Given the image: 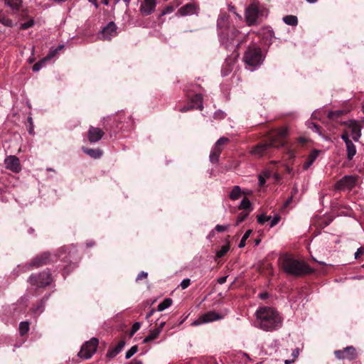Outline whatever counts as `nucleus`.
Segmentation results:
<instances>
[{
	"label": "nucleus",
	"mask_w": 364,
	"mask_h": 364,
	"mask_svg": "<svg viewBox=\"0 0 364 364\" xmlns=\"http://www.w3.org/2000/svg\"><path fill=\"white\" fill-rule=\"evenodd\" d=\"M257 222L259 224L263 225L266 222L269 221L271 220V216H268L264 214H261V215H257Z\"/></svg>",
	"instance_id": "40"
},
{
	"label": "nucleus",
	"mask_w": 364,
	"mask_h": 364,
	"mask_svg": "<svg viewBox=\"0 0 364 364\" xmlns=\"http://www.w3.org/2000/svg\"><path fill=\"white\" fill-rule=\"evenodd\" d=\"M244 61L251 71H254L263 62L261 49L256 46H250L245 52Z\"/></svg>",
	"instance_id": "5"
},
{
	"label": "nucleus",
	"mask_w": 364,
	"mask_h": 364,
	"mask_svg": "<svg viewBox=\"0 0 364 364\" xmlns=\"http://www.w3.org/2000/svg\"><path fill=\"white\" fill-rule=\"evenodd\" d=\"M4 163L6 169L15 173H18L22 170L19 159L14 155H9L6 156Z\"/></svg>",
	"instance_id": "9"
},
{
	"label": "nucleus",
	"mask_w": 364,
	"mask_h": 364,
	"mask_svg": "<svg viewBox=\"0 0 364 364\" xmlns=\"http://www.w3.org/2000/svg\"><path fill=\"white\" fill-rule=\"evenodd\" d=\"M166 324V322L165 321H161L159 324V326L156 328H160V333L161 332V330L163 328V327L165 326Z\"/></svg>",
	"instance_id": "63"
},
{
	"label": "nucleus",
	"mask_w": 364,
	"mask_h": 364,
	"mask_svg": "<svg viewBox=\"0 0 364 364\" xmlns=\"http://www.w3.org/2000/svg\"><path fill=\"white\" fill-rule=\"evenodd\" d=\"M234 63L232 59H226L224 65H223L221 73L223 76L229 75L232 70Z\"/></svg>",
	"instance_id": "26"
},
{
	"label": "nucleus",
	"mask_w": 364,
	"mask_h": 364,
	"mask_svg": "<svg viewBox=\"0 0 364 364\" xmlns=\"http://www.w3.org/2000/svg\"><path fill=\"white\" fill-rule=\"evenodd\" d=\"M147 276H148V273H147V272H146L142 271V272H141L137 275V277H136V281L137 282V281L141 280V279H146V278L147 277Z\"/></svg>",
	"instance_id": "51"
},
{
	"label": "nucleus",
	"mask_w": 364,
	"mask_h": 364,
	"mask_svg": "<svg viewBox=\"0 0 364 364\" xmlns=\"http://www.w3.org/2000/svg\"><path fill=\"white\" fill-rule=\"evenodd\" d=\"M198 11L199 6L198 4L195 3H189L181 7L177 12V15L181 16H191L194 14L198 15Z\"/></svg>",
	"instance_id": "14"
},
{
	"label": "nucleus",
	"mask_w": 364,
	"mask_h": 364,
	"mask_svg": "<svg viewBox=\"0 0 364 364\" xmlns=\"http://www.w3.org/2000/svg\"><path fill=\"white\" fill-rule=\"evenodd\" d=\"M225 113L220 110H218L215 112V118L216 119H223L225 117Z\"/></svg>",
	"instance_id": "54"
},
{
	"label": "nucleus",
	"mask_w": 364,
	"mask_h": 364,
	"mask_svg": "<svg viewBox=\"0 0 364 364\" xmlns=\"http://www.w3.org/2000/svg\"><path fill=\"white\" fill-rule=\"evenodd\" d=\"M341 138L342 140L344 141L345 144H346V141H351V140L349 139L348 134L347 133H344L341 136Z\"/></svg>",
	"instance_id": "56"
},
{
	"label": "nucleus",
	"mask_w": 364,
	"mask_h": 364,
	"mask_svg": "<svg viewBox=\"0 0 364 364\" xmlns=\"http://www.w3.org/2000/svg\"><path fill=\"white\" fill-rule=\"evenodd\" d=\"M172 304V300L169 298L165 299L161 303H160L157 306V310L159 311H163L167 308H168Z\"/></svg>",
	"instance_id": "32"
},
{
	"label": "nucleus",
	"mask_w": 364,
	"mask_h": 364,
	"mask_svg": "<svg viewBox=\"0 0 364 364\" xmlns=\"http://www.w3.org/2000/svg\"><path fill=\"white\" fill-rule=\"evenodd\" d=\"M82 151L93 159H100L102 155V151L99 149H89L83 147Z\"/></svg>",
	"instance_id": "25"
},
{
	"label": "nucleus",
	"mask_w": 364,
	"mask_h": 364,
	"mask_svg": "<svg viewBox=\"0 0 364 364\" xmlns=\"http://www.w3.org/2000/svg\"><path fill=\"white\" fill-rule=\"evenodd\" d=\"M239 209L249 212L250 213L252 211V203L250 200L247 198H244L240 203Z\"/></svg>",
	"instance_id": "27"
},
{
	"label": "nucleus",
	"mask_w": 364,
	"mask_h": 364,
	"mask_svg": "<svg viewBox=\"0 0 364 364\" xmlns=\"http://www.w3.org/2000/svg\"><path fill=\"white\" fill-rule=\"evenodd\" d=\"M230 250V245L228 242L227 244L223 245L219 250L216 252L217 257L220 258L223 257Z\"/></svg>",
	"instance_id": "35"
},
{
	"label": "nucleus",
	"mask_w": 364,
	"mask_h": 364,
	"mask_svg": "<svg viewBox=\"0 0 364 364\" xmlns=\"http://www.w3.org/2000/svg\"><path fill=\"white\" fill-rule=\"evenodd\" d=\"M141 327V323L139 322H135L132 326L131 329V336H133Z\"/></svg>",
	"instance_id": "44"
},
{
	"label": "nucleus",
	"mask_w": 364,
	"mask_h": 364,
	"mask_svg": "<svg viewBox=\"0 0 364 364\" xmlns=\"http://www.w3.org/2000/svg\"><path fill=\"white\" fill-rule=\"evenodd\" d=\"M174 11V8L173 6H167L164 10L163 11L161 12V16H164V15H166V14H169L171 13H172L173 11Z\"/></svg>",
	"instance_id": "45"
},
{
	"label": "nucleus",
	"mask_w": 364,
	"mask_h": 364,
	"mask_svg": "<svg viewBox=\"0 0 364 364\" xmlns=\"http://www.w3.org/2000/svg\"><path fill=\"white\" fill-rule=\"evenodd\" d=\"M309 128L311 129L314 132H316L320 134L319 126L315 123L311 122L309 124Z\"/></svg>",
	"instance_id": "50"
},
{
	"label": "nucleus",
	"mask_w": 364,
	"mask_h": 364,
	"mask_svg": "<svg viewBox=\"0 0 364 364\" xmlns=\"http://www.w3.org/2000/svg\"><path fill=\"white\" fill-rule=\"evenodd\" d=\"M228 141V139L226 137H221L220 138L215 144L217 146H220L222 144H224L225 143Z\"/></svg>",
	"instance_id": "52"
},
{
	"label": "nucleus",
	"mask_w": 364,
	"mask_h": 364,
	"mask_svg": "<svg viewBox=\"0 0 364 364\" xmlns=\"http://www.w3.org/2000/svg\"><path fill=\"white\" fill-rule=\"evenodd\" d=\"M335 355L338 359L353 360L357 357L355 348L353 346H348L343 350L335 351Z\"/></svg>",
	"instance_id": "13"
},
{
	"label": "nucleus",
	"mask_w": 364,
	"mask_h": 364,
	"mask_svg": "<svg viewBox=\"0 0 364 364\" xmlns=\"http://www.w3.org/2000/svg\"><path fill=\"white\" fill-rule=\"evenodd\" d=\"M298 355H299V349L296 348L292 352V356L294 357V358H296L298 357Z\"/></svg>",
	"instance_id": "61"
},
{
	"label": "nucleus",
	"mask_w": 364,
	"mask_h": 364,
	"mask_svg": "<svg viewBox=\"0 0 364 364\" xmlns=\"http://www.w3.org/2000/svg\"><path fill=\"white\" fill-rule=\"evenodd\" d=\"M259 298H261L262 299H265L268 297V294L267 293H261L259 294Z\"/></svg>",
	"instance_id": "64"
},
{
	"label": "nucleus",
	"mask_w": 364,
	"mask_h": 364,
	"mask_svg": "<svg viewBox=\"0 0 364 364\" xmlns=\"http://www.w3.org/2000/svg\"><path fill=\"white\" fill-rule=\"evenodd\" d=\"M160 334V328H154L150 333L144 338L143 343H146L152 340L156 339Z\"/></svg>",
	"instance_id": "28"
},
{
	"label": "nucleus",
	"mask_w": 364,
	"mask_h": 364,
	"mask_svg": "<svg viewBox=\"0 0 364 364\" xmlns=\"http://www.w3.org/2000/svg\"><path fill=\"white\" fill-rule=\"evenodd\" d=\"M104 135L102 129L97 127H90L88 131V139L91 143L100 141Z\"/></svg>",
	"instance_id": "18"
},
{
	"label": "nucleus",
	"mask_w": 364,
	"mask_h": 364,
	"mask_svg": "<svg viewBox=\"0 0 364 364\" xmlns=\"http://www.w3.org/2000/svg\"><path fill=\"white\" fill-rule=\"evenodd\" d=\"M227 278H228V276L221 277L218 279V282L220 284H224L226 282Z\"/></svg>",
	"instance_id": "57"
},
{
	"label": "nucleus",
	"mask_w": 364,
	"mask_h": 364,
	"mask_svg": "<svg viewBox=\"0 0 364 364\" xmlns=\"http://www.w3.org/2000/svg\"><path fill=\"white\" fill-rule=\"evenodd\" d=\"M191 107H193L194 109H198L200 110H202L203 108V97H202L201 95H199V94L194 95L191 98Z\"/></svg>",
	"instance_id": "22"
},
{
	"label": "nucleus",
	"mask_w": 364,
	"mask_h": 364,
	"mask_svg": "<svg viewBox=\"0 0 364 364\" xmlns=\"http://www.w3.org/2000/svg\"><path fill=\"white\" fill-rule=\"evenodd\" d=\"M319 153H320V151L315 149L309 154V155L307 157L306 161L304 162V164L303 165L304 169L307 170L313 164V163L315 161V160L318 156Z\"/></svg>",
	"instance_id": "20"
},
{
	"label": "nucleus",
	"mask_w": 364,
	"mask_h": 364,
	"mask_svg": "<svg viewBox=\"0 0 364 364\" xmlns=\"http://www.w3.org/2000/svg\"><path fill=\"white\" fill-rule=\"evenodd\" d=\"M259 15V7L257 3L250 4L245 11V18L249 25L255 23Z\"/></svg>",
	"instance_id": "12"
},
{
	"label": "nucleus",
	"mask_w": 364,
	"mask_h": 364,
	"mask_svg": "<svg viewBox=\"0 0 364 364\" xmlns=\"http://www.w3.org/2000/svg\"><path fill=\"white\" fill-rule=\"evenodd\" d=\"M47 63V61L43 58L42 60H39L36 63H35L33 66V70L34 72L39 71Z\"/></svg>",
	"instance_id": "37"
},
{
	"label": "nucleus",
	"mask_w": 364,
	"mask_h": 364,
	"mask_svg": "<svg viewBox=\"0 0 364 364\" xmlns=\"http://www.w3.org/2000/svg\"><path fill=\"white\" fill-rule=\"evenodd\" d=\"M281 218L279 215H275L274 218H271L269 227L273 228L279 222Z\"/></svg>",
	"instance_id": "43"
},
{
	"label": "nucleus",
	"mask_w": 364,
	"mask_h": 364,
	"mask_svg": "<svg viewBox=\"0 0 364 364\" xmlns=\"http://www.w3.org/2000/svg\"><path fill=\"white\" fill-rule=\"evenodd\" d=\"M33 24H34V21H33V20L31 19L27 22L21 23L20 26V28L22 30H26V29H28V28L32 27L33 26Z\"/></svg>",
	"instance_id": "42"
},
{
	"label": "nucleus",
	"mask_w": 364,
	"mask_h": 364,
	"mask_svg": "<svg viewBox=\"0 0 364 364\" xmlns=\"http://www.w3.org/2000/svg\"><path fill=\"white\" fill-rule=\"evenodd\" d=\"M190 284H191V280L189 279H184L181 282V287L182 288V289H185L187 287H188Z\"/></svg>",
	"instance_id": "48"
},
{
	"label": "nucleus",
	"mask_w": 364,
	"mask_h": 364,
	"mask_svg": "<svg viewBox=\"0 0 364 364\" xmlns=\"http://www.w3.org/2000/svg\"><path fill=\"white\" fill-rule=\"evenodd\" d=\"M346 146L347 151V159L348 161H351L356 154V147L352 141H346Z\"/></svg>",
	"instance_id": "24"
},
{
	"label": "nucleus",
	"mask_w": 364,
	"mask_h": 364,
	"mask_svg": "<svg viewBox=\"0 0 364 364\" xmlns=\"http://www.w3.org/2000/svg\"><path fill=\"white\" fill-rule=\"evenodd\" d=\"M281 267L287 274L294 277H300L311 272V269L306 263L288 255L281 259Z\"/></svg>",
	"instance_id": "4"
},
{
	"label": "nucleus",
	"mask_w": 364,
	"mask_h": 364,
	"mask_svg": "<svg viewBox=\"0 0 364 364\" xmlns=\"http://www.w3.org/2000/svg\"><path fill=\"white\" fill-rule=\"evenodd\" d=\"M288 135V129L282 128L272 130L269 132L268 140L255 146L251 154L255 157H262L268 153V150L272 147H280L284 145V139Z\"/></svg>",
	"instance_id": "3"
},
{
	"label": "nucleus",
	"mask_w": 364,
	"mask_h": 364,
	"mask_svg": "<svg viewBox=\"0 0 364 364\" xmlns=\"http://www.w3.org/2000/svg\"><path fill=\"white\" fill-rule=\"evenodd\" d=\"M228 141V139L226 137H221L220 138L215 144L217 146H220L222 144H224L225 143Z\"/></svg>",
	"instance_id": "53"
},
{
	"label": "nucleus",
	"mask_w": 364,
	"mask_h": 364,
	"mask_svg": "<svg viewBox=\"0 0 364 364\" xmlns=\"http://www.w3.org/2000/svg\"><path fill=\"white\" fill-rule=\"evenodd\" d=\"M256 326L264 331H274L283 325V317L273 307L261 306L255 311Z\"/></svg>",
	"instance_id": "1"
},
{
	"label": "nucleus",
	"mask_w": 364,
	"mask_h": 364,
	"mask_svg": "<svg viewBox=\"0 0 364 364\" xmlns=\"http://www.w3.org/2000/svg\"><path fill=\"white\" fill-rule=\"evenodd\" d=\"M125 346L124 341H121L119 343L113 348L109 349L107 353V357L109 358H114L119 354Z\"/></svg>",
	"instance_id": "21"
},
{
	"label": "nucleus",
	"mask_w": 364,
	"mask_h": 364,
	"mask_svg": "<svg viewBox=\"0 0 364 364\" xmlns=\"http://www.w3.org/2000/svg\"><path fill=\"white\" fill-rule=\"evenodd\" d=\"M284 22L289 26H296L298 23L297 17L293 15H288L283 18Z\"/></svg>",
	"instance_id": "31"
},
{
	"label": "nucleus",
	"mask_w": 364,
	"mask_h": 364,
	"mask_svg": "<svg viewBox=\"0 0 364 364\" xmlns=\"http://www.w3.org/2000/svg\"><path fill=\"white\" fill-rule=\"evenodd\" d=\"M364 252V250L362 247H360L357 250V251L355 253V258L358 259L360 255H362Z\"/></svg>",
	"instance_id": "55"
},
{
	"label": "nucleus",
	"mask_w": 364,
	"mask_h": 364,
	"mask_svg": "<svg viewBox=\"0 0 364 364\" xmlns=\"http://www.w3.org/2000/svg\"><path fill=\"white\" fill-rule=\"evenodd\" d=\"M6 6H9L14 13L18 12L22 6V0H4Z\"/></svg>",
	"instance_id": "19"
},
{
	"label": "nucleus",
	"mask_w": 364,
	"mask_h": 364,
	"mask_svg": "<svg viewBox=\"0 0 364 364\" xmlns=\"http://www.w3.org/2000/svg\"><path fill=\"white\" fill-rule=\"evenodd\" d=\"M251 233H252L251 230H247L245 232V234L243 235V236H242V239L240 240V242L238 245L239 248H243L245 246V244H246L245 242L248 239V237H250Z\"/></svg>",
	"instance_id": "36"
},
{
	"label": "nucleus",
	"mask_w": 364,
	"mask_h": 364,
	"mask_svg": "<svg viewBox=\"0 0 364 364\" xmlns=\"http://www.w3.org/2000/svg\"><path fill=\"white\" fill-rule=\"evenodd\" d=\"M223 316L214 311H210L203 315H201L197 320H195L191 325L199 326L203 323L220 320Z\"/></svg>",
	"instance_id": "10"
},
{
	"label": "nucleus",
	"mask_w": 364,
	"mask_h": 364,
	"mask_svg": "<svg viewBox=\"0 0 364 364\" xmlns=\"http://www.w3.org/2000/svg\"><path fill=\"white\" fill-rule=\"evenodd\" d=\"M241 196V189L239 186H235L230 193V198L231 200H237Z\"/></svg>",
	"instance_id": "30"
},
{
	"label": "nucleus",
	"mask_w": 364,
	"mask_h": 364,
	"mask_svg": "<svg viewBox=\"0 0 364 364\" xmlns=\"http://www.w3.org/2000/svg\"><path fill=\"white\" fill-rule=\"evenodd\" d=\"M357 181L358 176L346 175L335 184V189L341 191H349L355 186Z\"/></svg>",
	"instance_id": "7"
},
{
	"label": "nucleus",
	"mask_w": 364,
	"mask_h": 364,
	"mask_svg": "<svg viewBox=\"0 0 364 364\" xmlns=\"http://www.w3.org/2000/svg\"><path fill=\"white\" fill-rule=\"evenodd\" d=\"M342 113L343 112L341 110H338L336 112L331 111L328 113V117L330 119H333L335 117H339Z\"/></svg>",
	"instance_id": "46"
},
{
	"label": "nucleus",
	"mask_w": 364,
	"mask_h": 364,
	"mask_svg": "<svg viewBox=\"0 0 364 364\" xmlns=\"http://www.w3.org/2000/svg\"><path fill=\"white\" fill-rule=\"evenodd\" d=\"M267 38H269V43H272V39L274 38V31L272 29H267L265 33Z\"/></svg>",
	"instance_id": "47"
},
{
	"label": "nucleus",
	"mask_w": 364,
	"mask_h": 364,
	"mask_svg": "<svg viewBox=\"0 0 364 364\" xmlns=\"http://www.w3.org/2000/svg\"><path fill=\"white\" fill-rule=\"evenodd\" d=\"M156 6V0H143L139 11L142 16H149L155 11Z\"/></svg>",
	"instance_id": "15"
},
{
	"label": "nucleus",
	"mask_w": 364,
	"mask_h": 364,
	"mask_svg": "<svg viewBox=\"0 0 364 364\" xmlns=\"http://www.w3.org/2000/svg\"><path fill=\"white\" fill-rule=\"evenodd\" d=\"M191 109H193V107H191V105L190 106H184V107H183L182 108H181L180 111L182 112H185L188 111Z\"/></svg>",
	"instance_id": "59"
},
{
	"label": "nucleus",
	"mask_w": 364,
	"mask_h": 364,
	"mask_svg": "<svg viewBox=\"0 0 364 364\" xmlns=\"http://www.w3.org/2000/svg\"><path fill=\"white\" fill-rule=\"evenodd\" d=\"M129 364H143V362L139 359L135 358L132 360Z\"/></svg>",
	"instance_id": "58"
},
{
	"label": "nucleus",
	"mask_w": 364,
	"mask_h": 364,
	"mask_svg": "<svg viewBox=\"0 0 364 364\" xmlns=\"http://www.w3.org/2000/svg\"><path fill=\"white\" fill-rule=\"evenodd\" d=\"M138 350L137 346H132L129 350H128L126 353L125 358L127 359L130 358L132 355H134Z\"/></svg>",
	"instance_id": "41"
},
{
	"label": "nucleus",
	"mask_w": 364,
	"mask_h": 364,
	"mask_svg": "<svg viewBox=\"0 0 364 364\" xmlns=\"http://www.w3.org/2000/svg\"><path fill=\"white\" fill-rule=\"evenodd\" d=\"M48 296L44 297L40 301V303L36 307L33 308V310L35 314H40L41 313L43 312V311L44 310V304L46 301L48 299Z\"/></svg>",
	"instance_id": "33"
},
{
	"label": "nucleus",
	"mask_w": 364,
	"mask_h": 364,
	"mask_svg": "<svg viewBox=\"0 0 364 364\" xmlns=\"http://www.w3.org/2000/svg\"><path fill=\"white\" fill-rule=\"evenodd\" d=\"M0 23L5 26L11 27L13 26V21L11 19L6 16H0Z\"/></svg>",
	"instance_id": "39"
},
{
	"label": "nucleus",
	"mask_w": 364,
	"mask_h": 364,
	"mask_svg": "<svg viewBox=\"0 0 364 364\" xmlns=\"http://www.w3.org/2000/svg\"><path fill=\"white\" fill-rule=\"evenodd\" d=\"M50 255L48 252H44L42 255L35 257L30 265L35 267H39L41 266L47 264L51 259H50Z\"/></svg>",
	"instance_id": "17"
},
{
	"label": "nucleus",
	"mask_w": 364,
	"mask_h": 364,
	"mask_svg": "<svg viewBox=\"0 0 364 364\" xmlns=\"http://www.w3.org/2000/svg\"><path fill=\"white\" fill-rule=\"evenodd\" d=\"M64 48V45H59L58 48L54 49H50L48 53V55L44 57L45 60L48 62L50 60L53 58H54L58 52L60 50H62Z\"/></svg>",
	"instance_id": "29"
},
{
	"label": "nucleus",
	"mask_w": 364,
	"mask_h": 364,
	"mask_svg": "<svg viewBox=\"0 0 364 364\" xmlns=\"http://www.w3.org/2000/svg\"><path fill=\"white\" fill-rule=\"evenodd\" d=\"M29 330V323L28 321H22L19 324V333L21 336H24Z\"/></svg>",
	"instance_id": "34"
},
{
	"label": "nucleus",
	"mask_w": 364,
	"mask_h": 364,
	"mask_svg": "<svg viewBox=\"0 0 364 364\" xmlns=\"http://www.w3.org/2000/svg\"><path fill=\"white\" fill-rule=\"evenodd\" d=\"M346 124L350 131L353 140L358 141L361 136V128L360 124L355 120H349L347 122Z\"/></svg>",
	"instance_id": "16"
},
{
	"label": "nucleus",
	"mask_w": 364,
	"mask_h": 364,
	"mask_svg": "<svg viewBox=\"0 0 364 364\" xmlns=\"http://www.w3.org/2000/svg\"><path fill=\"white\" fill-rule=\"evenodd\" d=\"M117 34V26L112 21L102 29L98 38L103 41H109Z\"/></svg>",
	"instance_id": "11"
},
{
	"label": "nucleus",
	"mask_w": 364,
	"mask_h": 364,
	"mask_svg": "<svg viewBox=\"0 0 364 364\" xmlns=\"http://www.w3.org/2000/svg\"><path fill=\"white\" fill-rule=\"evenodd\" d=\"M154 313V310L151 309L146 316V319H149Z\"/></svg>",
	"instance_id": "62"
},
{
	"label": "nucleus",
	"mask_w": 364,
	"mask_h": 364,
	"mask_svg": "<svg viewBox=\"0 0 364 364\" xmlns=\"http://www.w3.org/2000/svg\"><path fill=\"white\" fill-rule=\"evenodd\" d=\"M222 149L216 144L212 148L210 154V161L211 163H217L218 161L220 155L221 154Z\"/></svg>",
	"instance_id": "23"
},
{
	"label": "nucleus",
	"mask_w": 364,
	"mask_h": 364,
	"mask_svg": "<svg viewBox=\"0 0 364 364\" xmlns=\"http://www.w3.org/2000/svg\"><path fill=\"white\" fill-rule=\"evenodd\" d=\"M264 183H265V179L263 177L259 176V186H262Z\"/></svg>",
	"instance_id": "60"
},
{
	"label": "nucleus",
	"mask_w": 364,
	"mask_h": 364,
	"mask_svg": "<svg viewBox=\"0 0 364 364\" xmlns=\"http://www.w3.org/2000/svg\"><path fill=\"white\" fill-rule=\"evenodd\" d=\"M217 27L220 41L228 49L238 47L240 44V33L235 28H232L229 33L230 23L229 15L225 12H221L217 21Z\"/></svg>",
	"instance_id": "2"
},
{
	"label": "nucleus",
	"mask_w": 364,
	"mask_h": 364,
	"mask_svg": "<svg viewBox=\"0 0 364 364\" xmlns=\"http://www.w3.org/2000/svg\"><path fill=\"white\" fill-rule=\"evenodd\" d=\"M229 228V225H217L215 226V230H217L218 232H224L225 230H227Z\"/></svg>",
	"instance_id": "49"
},
{
	"label": "nucleus",
	"mask_w": 364,
	"mask_h": 364,
	"mask_svg": "<svg viewBox=\"0 0 364 364\" xmlns=\"http://www.w3.org/2000/svg\"><path fill=\"white\" fill-rule=\"evenodd\" d=\"M249 212L242 211L240 213L237 218L235 225H238L240 223L243 222L246 218L249 215Z\"/></svg>",
	"instance_id": "38"
},
{
	"label": "nucleus",
	"mask_w": 364,
	"mask_h": 364,
	"mask_svg": "<svg viewBox=\"0 0 364 364\" xmlns=\"http://www.w3.org/2000/svg\"><path fill=\"white\" fill-rule=\"evenodd\" d=\"M98 340L95 338H91L82 345L80 351L78 353V356L84 359L90 358L96 352Z\"/></svg>",
	"instance_id": "6"
},
{
	"label": "nucleus",
	"mask_w": 364,
	"mask_h": 364,
	"mask_svg": "<svg viewBox=\"0 0 364 364\" xmlns=\"http://www.w3.org/2000/svg\"><path fill=\"white\" fill-rule=\"evenodd\" d=\"M31 285L37 287H43L49 285L52 281L50 273L49 271H43L39 274H32L29 277Z\"/></svg>",
	"instance_id": "8"
}]
</instances>
